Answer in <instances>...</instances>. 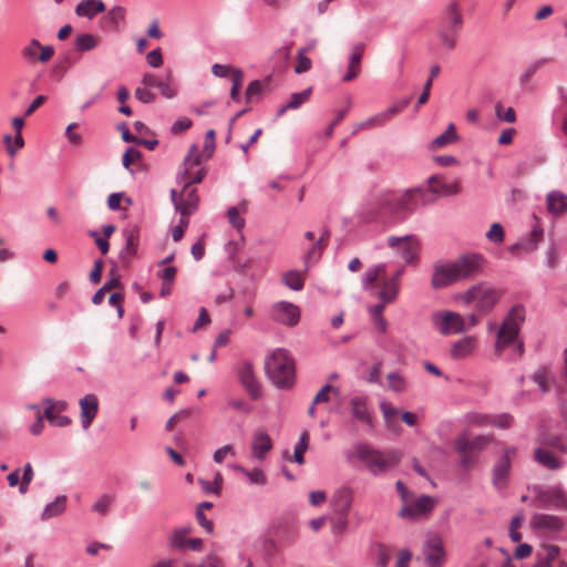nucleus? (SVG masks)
Segmentation results:
<instances>
[{
  "label": "nucleus",
  "mask_w": 567,
  "mask_h": 567,
  "mask_svg": "<svg viewBox=\"0 0 567 567\" xmlns=\"http://www.w3.org/2000/svg\"><path fill=\"white\" fill-rule=\"evenodd\" d=\"M484 262V257L478 254H467L452 261L436 262L433 266L431 286L434 289H443L458 281L472 279L482 272Z\"/></svg>",
  "instance_id": "nucleus-1"
},
{
  "label": "nucleus",
  "mask_w": 567,
  "mask_h": 567,
  "mask_svg": "<svg viewBox=\"0 0 567 567\" xmlns=\"http://www.w3.org/2000/svg\"><path fill=\"white\" fill-rule=\"evenodd\" d=\"M525 321V309L523 306H514L506 315L498 332L495 343V354L502 357L503 351L511 347L516 357L523 354V343L518 340L520 326Z\"/></svg>",
  "instance_id": "nucleus-2"
},
{
  "label": "nucleus",
  "mask_w": 567,
  "mask_h": 567,
  "mask_svg": "<svg viewBox=\"0 0 567 567\" xmlns=\"http://www.w3.org/2000/svg\"><path fill=\"white\" fill-rule=\"evenodd\" d=\"M351 457L364 463L371 474L381 475L400 462L401 453L395 450L379 451L368 444H358L351 450Z\"/></svg>",
  "instance_id": "nucleus-3"
},
{
  "label": "nucleus",
  "mask_w": 567,
  "mask_h": 567,
  "mask_svg": "<svg viewBox=\"0 0 567 567\" xmlns=\"http://www.w3.org/2000/svg\"><path fill=\"white\" fill-rule=\"evenodd\" d=\"M464 17L457 0L450 1L442 11L437 37L446 50H454L463 30Z\"/></svg>",
  "instance_id": "nucleus-4"
},
{
  "label": "nucleus",
  "mask_w": 567,
  "mask_h": 567,
  "mask_svg": "<svg viewBox=\"0 0 567 567\" xmlns=\"http://www.w3.org/2000/svg\"><path fill=\"white\" fill-rule=\"evenodd\" d=\"M363 288L384 302H394L399 295L398 278H388L386 267L383 264L365 271Z\"/></svg>",
  "instance_id": "nucleus-5"
},
{
  "label": "nucleus",
  "mask_w": 567,
  "mask_h": 567,
  "mask_svg": "<svg viewBox=\"0 0 567 567\" xmlns=\"http://www.w3.org/2000/svg\"><path fill=\"white\" fill-rule=\"evenodd\" d=\"M423 196L422 188H410L402 193H386L378 200L380 215L411 214L417 207L419 197Z\"/></svg>",
  "instance_id": "nucleus-6"
},
{
  "label": "nucleus",
  "mask_w": 567,
  "mask_h": 567,
  "mask_svg": "<svg viewBox=\"0 0 567 567\" xmlns=\"http://www.w3.org/2000/svg\"><path fill=\"white\" fill-rule=\"evenodd\" d=\"M265 369L276 386L288 389L293 384L295 363L286 350H275L267 358Z\"/></svg>",
  "instance_id": "nucleus-7"
},
{
  "label": "nucleus",
  "mask_w": 567,
  "mask_h": 567,
  "mask_svg": "<svg viewBox=\"0 0 567 567\" xmlns=\"http://www.w3.org/2000/svg\"><path fill=\"white\" fill-rule=\"evenodd\" d=\"M502 296L503 291L499 288L488 282H478L464 291L460 299L465 305H473L475 311L484 316L494 309Z\"/></svg>",
  "instance_id": "nucleus-8"
},
{
  "label": "nucleus",
  "mask_w": 567,
  "mask_h": 567,
  "mask_svg": "<svg viewBox=\"0 0 567 567\" xmlns=\"http://www.w3.org/2000/svg\"><path fill=\"white\" fill-rule=\"evenodd\" d=\"M491 441L492 436L489 435H477L474 439H468L466 433L461 434L455 440L454 447L461 457L462 465L471 467Z\"/></svg>",
  "instance_id": "nucleus-9"
},
{
  "label": "nucleus",
  "mask_w": 567,
  "mask_h": 567,
  "mask_svg": "<svg viewBox=\"0 0 567 567\" xmlns=\"http://www.w3.org/2000/svg\"><path fill=\"white\" fill-rule=\"evenodd\" d=\"M431 323L442 336H451L466 332V320L458 312L437 310L432 313Z\"/></svg>",
  "instance_id": "nucleus-10"
},
{
  "label": "nucleus",
  "mask_w": 567,
  "mask_h": 567,
  "mask_svg": "<svg viewBox=\"0 0 567 567\" xmlns=\"http://www.w3.org/2000/svg\"><path fill=\"white\" fill-rule=\"evenodd\" d=\"M171 197L175 209L181 215L189 217L198 207L199 197L197 195V188L190 186V182L183 184V189L179 195L176 189H172Z\"/></svg>",
  "instance_id": "nucleus-11"
},
{
  "label": "nucleus",
  "mask_w": 567,
  "mask_h": 567,
  "mask_svg": "<svg viewBox=\"0 0 567 567\" xmlns=\"http://www.w3.org/2000/svg\"><path fill=\"white\" fill-rule=\"evenodd\" d=\"M517 450L514 446L505 447L503 455L493 467L492 483L496 489H505L509 476L512 461L516 457Z\"/></svg>",
  "instance_id": "nucleus-12"
},
{
  "label": "nucleus",
  "mask_w": 567,
  "mask_h": 567,
  "mask_svg": "<svg viewBox=\"0 0 567 567\" xmlns=\"http://www.w3.org/2000/svg\"><path fill=\"white\" fill-rule=\"evenodd\" d=\"M409 104V100L400 102L385 111L375 114L353 126V133H358L363 130H372L375 127H382L390 122L395 115L401 113Z\"/></svg>",
  "instance_id": "nucleus-13"
},
{
  "label": "nucleus",
  "mask_w": 567,
  "mask_h": 567,
  "mask_svg": "<svg viewBox=\"0 0 567 567\" xmlns=\"http://www.w3.org/2000/svg\"><path fill=\"white\" fill-rule=\"evenodd\" d=\"M202 161L203 156L200 155L198 147L193 145L185 157L184 172L179 177L183 184L190 182V186H194V184H199L203 181L205 177L204 168H198L196 172H193V168L199 166Z\"/></svg>",
  "instance_id": "nucleus-14"
},
{
  "label": "nucleus",
  "mask_w": 567,
  "mask_h": 567,
  "mask_svg": "<svg viewBox=\"0 0 567 567\" xmlns=\"http://www.w3.org/2000/svg\"><path fill=\"white\" fill-rule=\"evenodd\" d=\"M350 414L353 420L368 426L369 429L374 427V419L372 410L369 405V399L364 395L352 396L349 401Z\"/></svg>",
  "instance_id": "nucleus-15"
},
{
  "label": "nucleus",
  "mask_w": 567,
  "mask_h": 567,
  "mask_svg": "<svg viewBox=\"0 0 567 567\" xmlns=\"http://www.w3.org/2000/svg\"><path fill=\"white\" fill-rule=\"evenodd\" d=\"M435 504L436 499L434 497L422 495L416 499L409 501L406 504H404L400 509L399 515L403 518H416L420 516H425L433 511Z\"/></svg>",
  "instance_id": "nucleus-16"
},
{
  "label": "nucleus",
  "mask_w": 567,
  "mask_h": 567,
  "mask_svg": "<svg viewBox=\"0 0 567 567\" xmlns=\"http://www.w3.org/2000/svg\"><path fill=\"white\" fill-rule=\"evenodd\" d=\"M423 554L425 561L430 567H441L445 560V550L443 540L440 535L432 534L429 536Z\"/></svg>",
  "instance_id": "nucleus-17"
},
{
  "label": "nucleus",
  "mask_w": 567,
  "mask_h": 567,
  "mask_svg": "<svg viewBox=\"0 0 567 567\" xmlns=\"http://www.w3.org/2000/svg\"><path fill=\"white\" fill-rule=\"evenodd\" d=\"M271 318L282 324L293 327L299 322L300 311L288 301H279L271 307Z\"/></svg>",
  "instance_id": "nucleus-18"
},
{
  "label": "nucleus",
  "mask_w": 567,
  "mask_h": 567,
  "mask_svg": "<svg viewBox=\"0 0 567 567\" xmlns=\"http://www.w3.org/2000/svg\"><path fill=\"white\" fill-rule=\"evenodd\" d=\"M388 245L392 248H396L398 252L406 262H411L416 258L419 239L413 235L404 237L390 236L388 238Z\"/></svg>",
  "instance_id": "nucleus-19"
},
{
  "label": "nucleus",
  "mask_w": 567,
  "mask_h": 567,
  "mask_svg": "<svg viewBox=\"0 0 567 567\" xmlns=\"http://www.w3.org/2000/svg\"><path fill=\"white\" fill-rule=\"evenodd\" d=\"M272 446V440L265 429L259 427L255 430L250 444L251 458L259 462L265 461Z\"/></svg>",
  "instance_id": "nucleus-20"
},
{
  "label": "nucleus",
  "mask_w": 567,
  "mask_h": 567,
  "mask_svg": "<svg viewBox=\"0 0 567 567\" xmlns=\"http://www.w3.org/2000/svg\"><path fill=\"white\" fill-rule=\"evenodd\" d=\"M560 517L549 514H534L530 519V527L545 535L559 533L564 528Z\"/></svg>",
  "instance_id": "nucleus-21"
},
{
  "label": "nucleus",
  "mask_w": 567,
  "mask_h": 567,
  "mask_svg": "<svg viewBox=\"0 0 567 567\" xmlns=\"http://www.w3.org/2000/svg\"><path fill=\"white\" fill-rule=\"evenodd\" d=\"M45 404L44 416L49 421L50 424L54 426L64 427L71 424V419L61 415V412L65 411L68 404L64 401H52L47 399L43 401Z\"/></svg>",
  "instance_id": "nucleus-22"
},
{
  "label": "nucleus",
  "mask_w": 567,
  "mask_h": 567,
  "mask_svg": "<svg viewBox=\"0 0 567 567\" xmlns=\"http://www.w3.org/2000/svg\"><path fill=\"white\" fill-rule=\"evenodd\" d=\"M238 378L241 385L246 389L247 393L252 400H257L260 394V384L255 377L251 363L243 362L238 367Z\"/></svg>",
  "instance_id": "nucleus-23"
},
{
  "label": "nucleus",
  "mask_w": 567,
  "mask_h": 567,
  "mask_svg": "<svg viewBox=\"0 0 567 567\" xmlns=\"http://www.w3.org/2000/svg\"><path fill=\"white\" fill-rule=\"evenodd\" d=\"M536 502L539 507H563L566 503V493L560 486H553L540 491L537 494Z\"/></svg>",
  "instance_id": "nucleus-24"
},
{
  "label": "nucleus",
  "mask_w": 567,
  "mask_h": 567,
  "mask_svg": "<svg viewBox=\"0 0 567 567\" xmlns=\"http://www.w3.org/2000/svg\"><path fill=\"white\" fill-rule=\"evenodd\" d=\"M81 409V423L84 430L89 429L99 411V400L94 394H86L79 402Z\"/></svg>",
  "instance_id": "nucleus-25"
},
{
  "label": "nucleus",
  "mask_w": 567,
  "mask_h": 567,
  "mask_svg": "<svg viewBox=\"0 0 567 567\" xmlns=\"http://www.w3.org/2000/svg\"><path fill=\"white\" fill-rule=\"evenodd\" d=\"M477 348V338L474 336L464 337L452 344L450 354L455 360L468 358Z\"/></svg>",
  "instance_id": "nucleus-26"
},
{
  "label": "nucleus",
  "mask_w": 567,
  "mask_h": 567,
  "mask_svg": "<svg viewBox=\"0 0 567 567\" xmlns=\"http://www.w3.org/2000/svg\"><path fill=\"white\" fill-rule=\"evenodd\" d=\"M429 188L431 193L442 196L456 195L461 192V185L458 182L447 183L439 175H433L429 178Z\"/></svg>",
  "instance_id": "nucleus-27"
},
{
  "label": "nucleus",
  "mask_w": 567,
  "mask_h": 567,
  "mask_svg": "<svg viewBox=\"0 0 567 567\" xmlns=\"http://www.w3.org/2000/svg\"><path fill=\"white\" fill-rule=\"evenodd\" d=\"M364 44L363 43H357L353 47L350 60H349V66L348 72L343 76L344 82H351L353 81L361 71V60L364 53Z\"/></svg>",
  "instance_id": "nucleus-28"
},
{
  "label": "nucleus",
  "mask_w": 567,
  "mask_h": 567,
  "mask_svg": "<svg viewBox=\"0 0 567 567\" xmlns=\"http://www.w3.org/2000/svg\"><path fill=\"white\" fill-rule=\"evenodd\" d=\"M352 503V493L349 488L342 487L334 492L331 506L334 514H349Z\"/></svg>",
  "instance_id": "nucleus-29"
},
{
  "label": "nucleus",
  "mask_w": 567,
  "mask_h": 567,
  "mask_svg": "<svg viewBox=\"0 0 567 567\" xmlns=\"http://www.w3.org/2000/svg\"><path fill=\"white\" fill-rule=\"evenodd\" d=\"M535 225L533 226L530 235L523 241L511 247V250L523 249L525 251H533L536 249L539 241L543 239V228L539 219L535 217Z\"/></svg>",
  "instance_id": "nucleus-30"
},
{
  "label": "nucleus",
  "mask_w": 567,
  "mask_h": 567,
  "mask_svg": "<svg viewBox=\"0 0 567 567\" xmlns=\"http://www.w3.org/2000/svg\"><path fill=\"white\" fill-rule=\"evenodd\" d=\"M105 11V4L102 0H82L75 7V13L79 17L87 19L94 18L97 13Z\"/></svg>",
  "instance_id": "nucleus-31"
},
{
  "label": "nucleus",
  "mask_w": 567,
  "mask_h": 567,
  "mask_svg": "<svg viewBox=\"0 0 567 567\" xmlns=\"http://www.w3.org/2000/svg\"><path fill=\"white\" fill-rule=\"evenodd\" d=\"M142 83L145 87H157L159 93L166 99H173L176 95L175 89L169 83L161 81L154 74H144Z\"/></svg>",
  "instance_id": "nucleus-32"
},
{
  "label": "nucleus",
  "mask_w": 567,
  "mask_h": 567,
  "mask_svg": "<svg viewBox=\"0 0 567 567\" xmlns=\"http://www.w3.org/2000/svg\"><path fill=\"white\" fill-rule=\"evenodd\" d=\"M534 458L544 467L555 471L561 467V462L550 451L543 447L535 450Z\"/></svg>",
  "instance_id": "nucleus-33"
},
{
  "label": "nucleus",
  "mask_w": 567,
  "mask_h": 567,
  "mask_svg": "<svg viewBox=\"0 0 567 567\" xmlns=\"http://www.w3.org/2000/svg\"><path fill=\"white\" fill-rule=\"evenodd\" d=\"M547 208L551 214H563L567 210V196L560 192H551L547 196Z\"/></svg>",
  "instance_id": "nucleus-34"
},
{
  "label": "nucleus",
  "mask_w": 567,
  "mask_h": 567,
  "mask_svg": "<svg viewBox=\"0 0 567 567\" xmlns=\"http://www.w3.org/2000/svg\"><path fill=\"white\" fill-rule=\"evenodd\" d=\"M457 141V134L455 130V125L453 123L449 124L446 131L434 138L431 142L432 150H440L449 144H452Z\"/></svg>",
  "instance_id": "nucleus-35"
},
{
  "label": "nucleus",
  "mask_w": 567,
  "mask_h": 567,
  "mask_svg": "<svg viewBox=\"0 0 567 567\" xmlns=\"http://www.w3.org/2000/svg\"><path fill=\"white\" fill-rule=\"evenodd\" d=\"M310 95L311 89H307L299 93H293L290 97V101L279 109L278 115L285 114L288 110L298 109L300 105H302L305 102L309 100Z\"/></svg>",
  "instance_id": "nucleus-36"
},
{
  "label": "nucleus",
  "mask_w": 567,
  "mask_h": 567,
  "mask_svg": "<svg viewBox=\"0 0 567 567\" xmlns=\"http://www.w3.org/2000/svg\"><path fill=\"white\" fill-rule=\"evenodd\" d=\"M138 239L134 231H130L126 236V245L121 251V260L125 264L130 262L131 258L135 256L137 250Z\"/></svg>",
  "instance_id": "nucleus-37"
},
{
  "label": "nucleus",
  "mask_w": 567,
  "mask_h": 567,
  "mask_svg": "<svg viewBox=\"0 0 567 567\" xmlns=\"http://www.w3.org/2000/svg\"><path fill=\"white\" fill-rule=\"evenodd\" d=\"M66 505V497L65 496H59L55 498L54 502L47 505L42 513V518L48 519L53 516H56L64 512Z\"/></svg>",
  "instance_id": "nucleus-38"
},
{
  "label": "nucleus",
  "mask_w": 567,
  "mask_h": 567,
  "mask_svg": "<svg viewBox=\"0 0 567 567\" xmlns=\"http://www.w3.org/2000/svg\"><path fill=\"white\" fill-rule=\"evenodd\" d=\"M309 446V433L303 432L300 436L298 444L295 446L292 461L299 465L305 464V453Z\"/></svg>",
  "instance_id": "nucleus-39"
},
{
  "label": "nucleus",
  "mask_w": 567,
  "mask_h": 567,
  "mask_svg": "<svg viewBox=\"0 0 567 567\" xmlns=\"http://www.w3.org/2000/svg\"><path fill=\"white\" fill-rule=\"evenodd\" d=\"M329 231L324 230L320 238L312 245V247L307 252V259H318L320 258L323 249L328 245Z\"/></svg>",
  "instance_id": "nucleus-40"
},
{
  "label": "nucleus",
  "mask_w": 567,
  "mask_h": 567,
  "mask_svg": "<svg viewBox=\"0 0 567 567\" xmlns=\"http://www.w3.org/2000/svg\"><path fill=\"white\" fill-rule=\"evenodd\" d=\"M285 284L292 290L299 291L303 288L305 278L300 271L290 270L284 275Z\"/></svg>",
  "instance_id": "nucleus-41"
},
{
  "label": "nucleus",
  "mask_w": 567,
  "mask_h": 567,
  "mask_svg": "<svg viewBox=\"0 0 567 567\" xmlns=\"http://www.w3.org/2000/svg\"><path fill=\"white\" fill-rule=\"evenodd\" d=\"M99 44V39L91 34L84 33L76 38L75 45L79 51H90L96 48Z\"/></svg>",
  "instance_id": "nucleus-42"
},
{
  "label": "nucleus",
  "mask_w": 567,
  "mask_h": 567,
  "mask_svg": "<svg viewBox=\"0 0 567 567\" xmlns=\"http://www.w3.org/2000/svg\"><path fill=\"white\" fill-rule=\"evenodd\" d=\"M467 424L474 427L492 426V415L484 413H470L466 415Z\"/></svg>",
  "instance_id": "nucleus-43"
},
{
  "label": "nucleus",
  "mask_w": 567,
  "mask_h": 567,
  "mask_svg": "<svg viewBox=\"0 0 567 567\" xmlns=\"http://www.w3.org/2000/svg\"><path fill=\"white\" fill-rule=\"evenodd\" d=\"M40 48L41 43L38 40L32 39L25 47H23L21 55L25 61L32 63L38 60Z\"/></svg>",
  "instance_id": "nucleus-44"
},
{
  "label": "nucleus",
  "mask_w": 567,
  "mask_h": 567,
  "mask_svg": "<svg viewBox=\"0 0 567 567\" xmlns=\"http://www.w3.org/2000/svg\"><path fill=\"white\" fill-rule=\"evenodd\" d=\"M380 409L383 414L386 426L391 430H394L396 427L395 417L399 411L385 402L381 403Z\"/></svg>",
  "instance_id": "nucleus-45"
},
{
  "label": "nucleus",
  "mask_w": 567,
  "mask_h": 567,
  "mask_svg": "<svg viewBox=\"0 0 567 567\" xmlns=\"http://www.w3.org/2000/svg\"><path fill=\"white\" fill-rule=\"evenodd\" d=\"M237 468L241 471L246 477H248L251 484L265 485L267 483V477L260 468L246 470L241 466H238Z\"/></svg>",
  "instance_id": "nucleus-46"
},
{
  "label": "nucleus",
  "mask_w": 567,
  "mask_h": 567,
  "mask_svg": "<svg viewBox=\"0 0 567 567\" xmlns=\"http://www.w3.org/2000/svg\"><path fill=\"white\" fill-rule=\"evenodd\" d=\"M190 533L189 528H179L174 530L171 536V545L176 548H186L187 535Z\"/></svg>",
  "instance_id": "nucleus-47"
},
{
  "label": "nucleus",
  "mask_w": 567,
  "mask_h": 567,
  "mask_svg": "<svg viewBox=\"0 0 567 567\" xmlns=\"http://www.w3.org/2000/svg\"><path fill=\"white\" fill-rule=\"evenodd\" d=\"M114 501V496L103 494L93 505L92 509L101 515H106L110 506Z\"/></svg>",
  "instance_id": "nucleus-48"
},
{
  "label": "nucleus",
  "mask_w": 567,
  "mask_h": 567,
  "mask_svg": "<svg viewBox=\"0 0 567 567\" xmlns=\"http://www.w3.org/2000/svg\"><path fill=\"white\" fill-rule=\"evenodd\" d=\"M230 79H231V82H233V86H231V90H230V96H231L233 100H237L238 95H239V91H240L241 84H243V80H244L243 71L239 70V69L233 70Z\"/></svg>",
  "instance_id": "nucleus-49"
},
{
  "label": "nucleus",
  "mask_w": 567,
  "mask_h": 567,
  "mask_svg": "<svg viewBox=\"0 0 567 567\" xmlns=\"http://www.w3.org/2000/svg\"><path fill=\"white\" fill-rule=\"evenodd\" d=\"M495 113H496V116L498 120L507 122V123H514L516 120L514 109L507 107L505 110L502 103H496Z\"/></svg>",
  "instance_id": "nucleus-50"
},
{
  "label": "nucleus",
  "mask_w": 567,
  "mask_h": 567,
  "mask_svg": "<svg viewBox=\"0 0 567 567\" xmlns=\"http://www.w3.org/2000/svg\"><path fill=\"white\" fill-rule=\"evenodd\" d=\"M533 380L543 392L548 391L549 380H550V373L548 370H546V369L538 370L534 374Z\"/></svg>",
  "instance_id": "nucleus-51"
},
{
  "label": "nucleus",
  "mask_w": 567,
  "mask_h": 567,
  "mask_svg": "<svg viewBox=\"0 0 567 567\" xmlns=\"http://www.w3.org/2000/svg\"><path fill=\"white\" fill-rule=\"evenodd\" d=\"M504 236H505L504 229H503L502 225L498 223H494L491 226L489 230L486 233V238L489 241H493L496 244L503 243Z\"/></svg>",
  "instance_id": "nucleus-52"
},
{
  "label": "nucleus",
  "mask_w": 567,
  "mask_h": 567,
  "mask_svg": "<svg viewBox=\"0 0 567 567\" xmlns=\"http://www.w3.org/2000/svg\"><path fill=\"white\" fill-rule=\"evenodd\" d=\"M229 224L236 229L240 230L245 225V219L240 216V212L237 207H230L227 212Z\"/></svg>",
  "instance_id": "nucleus-53"
},
{
  "label": "nucleus",
  "mask_w": 567,
  "mask_h": 567,
  "mask_svg": "<svg viewBox=\"0 0 567 567\" xmlns=\"http://www.w3.org/2000/svg\"><path fill=\"white\" fill-rule=\"evenodd\" d=\"M333 392L336 395L339 394V390L330 384L324 385L313 398V404H320L329 401V394Z\"/></svg>",
  "instance_id": "nucleus-54"
},
{
  "label": "nucleus",
  "mask_w": 567,
  "mask_h": 567,
  "mask_svg": "<svg viewBox=\"0 0 567 567\" xmlns=\"http://www.w3.org/2000/svg\"><path fill=\"white\" fill-rule=\"evenodd\" d=\"M388 385L395 392H403L405 390V380L398 373H389Z\"/></svg>",
  "instance_id": "nucleus-55"
},
{
  "label": "nucleus",
  "mask_w": 567,
  "mask_h": 567,
  "mask_svg": "<svg viewBox=\"0 0 567 567\" xmlns=\"http://www.w3.org/2000/svg\"><path fill=\"white\" fill-rule=\"evenodd\" d=\"M311 60L302 52L297 53V64L295 65V72L301 74L308 72L311 69Z\"/></svg>",
  "instance_id": "nucleus-56"
},
{
  "label": "nucleus",
  "mask_w": 567,
  "mask_h": 567,
  "mask_svg": "<svg viewBox=\"0 0 567 567\" xmlns=\"http://www.w3.org/2000/svg\"><path fill=\"white\" fill-rule=\"evenodd\" d=\"M214 150H215V131L209 130V131H207L206 136H205V144H204V153L205 154H200L203 156V159H208L212 156Z\"/></svg>",
  "instance_id": "nucleus-57"
},
{
  "label": "nucleus",
  "mask_w": 567,
  "mask_h": 567,
  "mask_svg": "<svg viewBox=\"0 0 567 567\" xmlns=\"http://www.w3.org/2000/svg\"><path fill=\"white\" fill-rule=\"evenodd\" d=\"M512 424L513 417L507 413L492 415V426L508 429Z\"/></svg>",
  "instance_id": "nucleus-58"
},
{
  "label": "nucleus",
  "mask_w": 567,
  "mask_h": 567,
  "mask_svg": "<svg viewBox=\"0 0 567 567\" xmlns=\"http://www.w3.org/2000/svg\"><path fill=\"white\" fill-rule=\"evenodd\" d=\"M187 226H188V217L181 215L178 225H176L172 230V237H173L174 241H178L182 239Z\"/></svg>",
  "instance_id": "nucleus-59"
},
{
  "label": "nucleus",
  "mask_w": 567,
  "mask_h": 567,
  "mask_svg": "<svg viewBox=\"0 0 567 567\" xmlns=\"http://www.w3.org/2000/svg\"><path fill=\"white\" fill-rule=\"evenodd\" d=\"M543 550H544L543 559L549 566H550L551 561H554L560 553V548L556 545H545V546H543Z\"/></svg>",
  "instance_id": "nucleus-60"
},
{
  "label": "nucleus",
  "mask_w": 567,
  "mask_h": 567,
  "mask_svg": "<svg viewBox=\"0 0 567 567\" xmlns=\"http://www.w3.org/2000/svg\"><path fill=\"white\" fill-rule=\"evenodd\" d=\"M543 64V61H537L535 63H533L532 65H529L520 75L519 78V82L520 84L525 85L529 82V80L535 75V73L537 72V70L540 68V65Z\"/></svg>",
  "instance_id": "nucleus-61"
},
{
  "label": "nucleus",
  "mask_w": 567,
  "mask_h": 567,
  "mask_svg": "<svg viewBox=\"0 0 567 567\" xmlns=\"http://www.w3.org/2000/svg\"><path fill=\"white\" fill-rule=\"evenodd\" d=\"M142 154L138 150L127 148L123 155V166L130 168V166L141 158Z\"/></svg>",
  "instance_id": "nucleus-62"
},
{
  "label": "nucleus",
  "mask_w": 567,
  "mask_h": 567,
  "mask_svg": "<svg viewBox=\"0 0 567 567\" xmlns=\"http://www.w3.org/2000/svg\"><path fill=\"white\" fill-rule=\"evenodd\" d=\"M194 567H224L221 558L215 553L209 554L200 565Z\"/></svg>",
  "instance_id": "nucleus-63"
},
{
  "label": "nucleus",
  "mask_w": 567,
  "mask_h": 567,
  "mask_svg": "<svg viewBox=\"0 0 567 567\" xmlns=\"http://www.w3.org/2000/svg\"><path fill=\"white\" fill-rule=\"evenodd\" d=\"M548 444L567 454V432L553 437Z\"/></svg>",
  "instance_id": "nucleus-64"
}]
</instances>
